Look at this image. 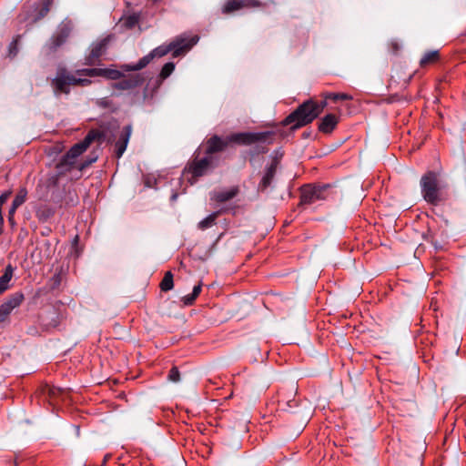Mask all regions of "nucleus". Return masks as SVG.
<instances>
[{"label": "nucleus", "instance_id": "nucleus-1", "mask_svg": "<svg viewBox=\"0 0 466 466\" xmlns=\"http://www.w3.org/2000/svg\"><path fill=\"white\" fill-rule=\"evenodd\" d=\"M273 133L264 132H240L234 133L226 137L214 135L206 141L205 155L211 159H216L214 155L224 151L230 143L238 145H251L258 142L272 143Z\"/></svg>", "mask_w": 466, "mask_h": 466}, {"label": "nucleus", "instance_id": "nucleus-2", "mask_svg": "<svg viewBox=\"0 0 466 466\" xmlns=\"http://www.w3.org/2000/svg\"><path fill=\"white\" fill-rule=\"evenodd\" d=\"M441 174L437 171H427L420 180V192L423 199L430 205L438 206L447 199L443 185L440 180Z\"/></svg>", "mask_w": 466, "mask_h": 466}, {"label": "nucleus", "instance_id": "nucleus-3", "mask_svg": "<svg viewBox=\"0 0 466 466\" xmlns=\"http://www.w3.org/2000/svg\"><path fill=\"white\" fill-rule=\"evenodd\" d=\"M318 117V111L314 109L313 100L309 99L299 105L284 120V126H291L292 129L299 128Z\"/></svg>", "mask_w": 466, "mask_h": 466}, {"label": "nucleus", "instance_id": "nucleus-4", "mask_svg": "<svg viewBox=\"0 0 466 466\" xmlns=\"http://www.w3.org/2000/svg\"><path fill=\"white\" fill-rule=\"evenodd\" d=\"M217 166V159H211L209 157L198 158L194 157L189 161L183 170V176L191 184H195L198 177L205 176L209 170Z\"/></svg>", "mask_w": 466, "mask_h": 466}, {"label": "nucleus", "instance_id": "nucleus-5", "mask_svg": "<svg viewBox=\"0 0 466 466\" xmlns=\"http://www.w3.org/2000/svg\"><path fill=\"white\" fill-rule=\"evenodd\" d=\"M198 41V36L194 35L190 38L179 36L177 37L174 41L169 43L168 45H162L151 51L153 57H162L172 52V56L174 57H177L183 53L191 49L193 46L197 44Z\"/></svg>", "mask_w": 466, "mask_h": 466}, {"label": "nucleus", "instance_id": "nucleus-6", "mask_svg": "<svg viewBox=\"0 0 466 466\" xmlns=\"http://www.w3.org/2000/svg\"><path fill=\"white\" fill-rule=\"evenodd\" d=\"M76 72L72 74L66 67L60 66L56 70V76L51 80V86L56 96L61 94L68 95L70 93V86H79L80 77Z\"/></svg>", "mask_w": 466, "mask_h": 466}, {"label": "nucleus", "instance_id": "nucleus-7", "mask_svg": "<svg viewBox=\"0 0 466 466\" xmlns=\"http://www.w3.org/2000/svg\"><path fill=\"white\" fill-rule=\"evenodd\" d=\"M73 30V24L70 20L62 21L56 31L50 37L46 43V47L48 53H55L59 47H61L67 41Z\"/></svg>", "mask_w": 466, "mask_h": 466}, {"label": "nucleus", "instance_id": "nucleus-8", "mask_svg": "<svg viewBox=\"0 0 466 466\" xmlns=\"http://www.w3.org/2000/svg\"><path fill=\"white\" fill-rule=\"evenodd\" d=\"M329 185L324 186H304L301 188L300 203L313 204L318 200H324L328 198Z\"/></svg>", "mask_w": 466, "mask_h": 466}, {"label": "nucleus", "instance_id": "nucleus-9", "mask_svg": "<svg viewBox=\"0 0 466 466\" xmlns=\"http://www.w3.org/2000/svg\"><path fill=\"white\" fill-rule=\"evenodd\" d=\"M102 133L96 129H91L85 138L75 144L66 153H67V158L71 157L73 159H77V157L82 155L87 147L90 146V144L95 141L96 139H99L102 137Z\"/></svg>", "mask_w": 466, "mask_h": 466}, {"label": "nucleus", "instance_id": "nucleus-10", "mask_svg": "<svg viewBox=\"0 0 466 466\" xmlns=\"http://www.w3.org/2000/svg\"><path fill=\"white\" fill-rule=\"evenodd\" d=\"M78 76H104L111 80H118L122 76V73L116 69L110 68H82L76 70Z\"/></svg>", "mask_w": 466, "mask_h": 466}, {"label": "nucleus", "instance_id": "nucleus-11", "mask_svg": "<svg viewBox=\"0 0 466 466\" xmlns=\"http://www.w3.org/2000/svg\"><path fill=\"white\" fill-rule=\"evenodd\" d=\"M96 161V158L90 159L89 161L81 163L79 165H76V160L73 158H67V153H66L60 159V161L56 165V169L58 172V175H64L67 172L72 171L73 169L76 168V170L81 173V171L86 168L89 164Z\"/></svg>", "mask_w": 466, "mask_h": 466}, {"label": "nucleus", "instance_id": "nucleus-12", "mask_svg": "<svg viewBox=\"0 0 466 466\" xmlns=\"http://www.w3.org/2000/svg\"><path fill=\"white\" fill-rule=\"evenodd\" d=\"M262 3L258 0H227L221 11L224 15H229L247 7H260Z\"/></svg>", "mask_w": 466, "mask_h": 466}, {"label": "nucleus", "instance_id": "nucleus-13", "mask_svg": "<svg viewBox=\"0 0 466 466\" xmlns=\"http://www.w3.org/2000/svg\"><path fill=\"white\" fill-rule=\"evenodd\" d=\"M109 42V37H105L91 46L90 53L85 57L84 64L86 66H94L105 53Z\"/></svg>", "mask_w": 466, "mask_h": 466}, {"label": "nucleus", "instance_id": "nucleus-14", "mask_svg": "<svg viewBox=\"0 0 466 466\" xmlns=\"http://www.w3.org/2000/svg\"><path fill=\"white\" fill-rule=\"evenodd\" d=\"M279 161L274 158L271 163L266 167L264 175L258 185V191L265 192L268 187L271 186L274 177L277 173Z\"/></svg>", "mask_w": 466, "mask_h": 466}, {"label": "nucleus", "instance_id": "nucleus-15", "mask_svg": "<svg viewBox=\"0 0 466 466\" xmlns=\"http://www.w3.org/2000/svg\"><path fill=\"white\" fill-rule=\"evenodd\" d=\"M144 78L140 75L128 76L120 79L119 81L112 84V88L122 91L133 90L134 88L141 86Z\"/></svg>", "mask_w": 466, "mask_h": 466}, {"label": "nucleus", "instance_id": "nucleus-16", "mask_svg": "<svg viewBox=\"0 0 466 466\" xmlns=\"http://www.w3.org/2000/svg\"><path fill=\"white\" fill-rule=\"evenodd\" d=\"M131 133H132L131 125H127L123 127L117 141L115 144V147H116L115 153H116V157L117 158H120L123 156L124 152L126 151L129 138L131 137Z\"/></svg>", "mask_w": 466, "mask_h": 466}, {"label": "nucleus", "instance_id": "nucleus-17", "mask_svg": "<svg viewBox=\"0 0 466 466\" xmlns=\"http://www.w3.org/2000/svg\"><path fill=\"white\" fill-rule=\"evenodd\" d=\"M339 117L334 114H328L323 116L319 125V130L322 133L329 134L334 130L338 125Z\"/></svg>", "mask_w": 466, "mask_h": 466}, {"label": "nucleus", "instance_id": "nucleus-18", "mask_svg": "<svg viewBox=\"0 0 466 466\" xmlns=\"http://www.w3.org/2000/svg\"><path fill=\"white\" fill-rule=\"evenodd\" d=\"M238 193V187H233L228 190L213 191L210 193V199L219 203H224L235 198Z\"/></svg>", "mask_w": 466, "mask_h": 466}, {"label": "nucleus", "instance_id": "nucleus-19", "mask_svg": "<svg viewBox=\"0 0 466 466\" xmlns=\"http://www.w3.org/2000/svg\"><path fill=\"white\" fill-rule=\"evenodd\" d=\"M14 274V268L11 264H8L5 268L3 275L0 277V295L3 294L9 288V282L11 281Z\"/></svg>", "mask_w": 466, "mask_h": 466}, {"label": "nucleus", "instance_id": "nucleus-20", "mask_svg": "<svg viewBox=\"0 0 466 466\" xmlns=\"http://www.w3.org/2000/svg\"><path fill=\"white\" fill-rule=\"evenodd\" d=\"M154 59L151 52L140 58L136 64L125 65L123 68L126 71H138L146 67Z\"/></svg>", "mask_w": 466, "mask_h": 466}, {"label": "nucleus", "instance_id": "nucleus-21", "mask_svg": "<svg viewBox=\"0 0 466 466\" xmlns=\"http://www.w3.org/2000/svg\"><path fill=\"white\" fill-rule=\"evenodd\" d=\"M440 59V53L438 50L427 51L420 60V66L425 67L429 65L435 64Z\"/></svg>", "mask_w": 466, "mask_h": 466}, {"label": "nucleus", "instance_id": "nucleus-22", "mask_svg": "<svg viewBox=\"0 0 466 466\" xmlns=\"http://www.w3.org/2000/svg\"><path fill=\"white\" fill-rule=\"evenodd\" d=\"M219 211L209 214L207 218L198 222V228L201 230L211 228L216 223V219L219 215Z\"/></svg>", "mask_w": 466, "mask_h": 466}, {"label": "nucleus", "instance_id": "nucleus-23", "mask_svg": "<svg viewBox=\"0 0 466 466\" xmlns=\"http://www.w3.org/2000/svg\"><path fill=\"white\" fill-rule=\"evenodd\" d=\"M159 287H160V289L165 292L169 291L173 289L174 280H173V274L171 273V271H167L165 273V276L162 279Z\"/></svg>", "mask_w": 466, "mask_h": 466}, {"label": "nucleus", "instance_id": "nucleus-24", "mask_svg": "<svg viewBox=\"0 0 466 466\" xmlns=\"http://www.w3.org/2000/svg\"><path fill=\"white\" fill-rule=\"evenodd\" d=\"M26 196H27V190L25 187L20 188L12 202V206L14 208H18L21 205H23L25 202Z\"/></svg>", "mask_w": 466, "mask_h": 466}, {"label": "nucleus", "instance_id": "nucleus-25", "mask_svg": "<svg viewBox=\"0 0 466 466\" xmlns=\"http://www.w3.org/2000/svg\"><path fill=\"white\" fill-rule=\"evenodd\" d=\"M324 97L326 99H329L334 102H337L339 100H351L352 99V96L346 93H326L324 95Z\"/></svg>", "mask_w": 466, "mask_h": 466}, {"label": "nucleus", "instance_id": "nucleus-26", "mask_svg": "<svg viewBox=\"0 0 466 466\" xmlns=\"http://www.w3.org/2000/svg\"><path fill=\"white\" fill-rule=\"evenodd\" d=\"M52 3H53V0H43L42 6L35 17V20L41 19L48 14L50 7L52 5Z\"/></svg>", "mask_w": 466, "mask_h": 466}, {"label": "nucleus", "instance_id": "nucleus-27", "mask_svg": "<svg viewBox=\"0 0 466 466\" xmlns=\"http://www.w3.org/2000/svg\"><path fill=\"white\" fill-rule=\"evenodd\" d=\"M174 69H175L174 63H172V62L166 63L160 71V74H159L160 78L166 79L173 73Z\"/></svg>", "mask_w": 466, "mask_h": 466}, {"label": "nucleus", "instance_id": "nucleus-28", "mask_svg": "<svg viewBox=\"0 0 466 466\" xmlns=\"http://www.w3.org/2000/svg\"><path fill=\"white\" fill-rule=\"evenodd\" d=\"M18 38L19 36H17V38L14 39L10 45H9V47H8V55L9 56L11 57H14L16 56V54L18 53Z\"/></svg>", "mask_w": 466, "mask_h": 466}, {"label": "nucleus", "instance_id": "nucleus-29", "mask_svg": "<svg viewBox=\"0 0 466 466\" xmlns=\"http://www.w3.org/2000/svg\"><path fill=\"white\" fill-rule=\"evenodd\" d=\"M168 380L172 382H177L180 380V373L178 369L174 366L171 368L168 373Z\"/></svg>", "mask_w": 466, "mask_h": 466}, {"label": "nucleus", "instance_id": "nucleus-30", "mask_svg": "<svg viewBox=\"0 0 466 466\" xmlns=\"http://www.w3.org/2000/svg\"><path fill=\"white\" fill-rule=\"evenodd\" d=\"M96 105L102 108H110L112 101L108 97H102L96 101Z\"/></svg>", "mask_w": 466, "mask_h": 466}, {"label": "nucleus", "instance_id": "nucleus-31", "mask_svg": "<svg viewBox=\"0 0 466 466\" xmlns=\"http://www.w3.org/2000/svg\"><path fill=\"white\" fill-rule=\"evenodd\" d=\"M327 100L324 97V100L320 101L319 103L313 101L314 109L318 111V116L323 111V109L327 106Z\"/></svg>", "mask_w": 466, "mask_h": 466}, {"label": "nucleus", "instance_id": "nucleus-32", "mask_svg": "<svg viewBox=\"0 0 466 466\" xmlns=\"http://www.w3.org/2000/svg\"><path fill=\"white\" fill-rule=\"evenodd\" d=\"M197 298H195L192 294L186 295L182 297L181 301L185 306H191Z\"/></svg>", "mask_w": 466, "mask_h": 466}, {"label": "nucleus", "instance_id": "nucleus-33", "mask_svg": "<svg viewBox=\"0 0 466 466\" xmlns=\"http://www.w3.org/2000/svg\"><path fill=\"white\" fill-rule=\"evenodd\" d=\"M11 196V191H5L0 196V209H2V206L7 201L9 197Z\"/></svg>", "mask_w": 466, "mask_h": 466}, {"label": "nucleus", "instance_id": "nucleus-34", "mask_svg": "<svg viewBox=\"0 0 466 466\" xmlns=\"http://www.w3.org/2000/svg\"><path fill=\"white\" fill-rule=\"evenodd\" d=\"M16 209H17V208H14L13 206H11L9 212H8V221L12 225L15 224L14 216H15Z\"/></svg>", "mask_w": 466, "mask_h": 466}, {"label": "nucleus", "instance_id": "nucleus-35", "mask_svg": "<svg viewBox=\"0 0 466 466\" xmlns=\"http://www.w3.org/2000/svg\"><path fill=\"white\" fill-rule=\"evenodd\" d=\"M137 23V18L135 16V15H131L129 16L127 21H126V24L128 27H132L134 26Z\"/></svg>", "mask_w": 466, "mask_h": 466}, {"label": "nucleus", "instance_id": "nucleus-36", "mask_svg": "<svg viewBox=\"0 0 466 466\" xmlns=\"http://www.w3.org/2000/svg\"><path fill=\"white\" fill-rule=\"evenodd\" d=\"M201 292V283H199L198 285H196L194 288H193V290H192V295L195 297V298H198Z\"/></svg>", "mask_w": 466, "mask_h": 466}, {"label": "nucleus", "instance_id": "nucleus-37", "mask_svg": "<svg viewBox=\"0 0 466 466\" xmlns=\"http://www.w3.org/2000/svg\"><path fill=\"white\" fill-rule=\"evenodd\" d=\"M267 152H268V147H265V146H258L255 148V153L256 154H264V153H267Z\"/></svg>", "mask_w": 466, "mask_h": 466}, {"label": "nucleus", "instance_id": "nucleus-38", "mask_svg": "<svg viewBox=\"0 0 466 466\" xmlns=\"http://www.w3.org/2000/svg\"><path fill=\"white\" fill-rule=\"evenodd\" d=\"M91 84V80L88 78H82L80 77V84L81 86H87Z\"/></svg>", "mask_w": 466, "mask_h": 466}, {"label": "nucleus", "instance_id": "nucleus-39", "mask_svg": "<svg viewBox=\"0 0 466 466\" xmlns=\"http://www.w3.org/2000/svg\"><path fill=\"white\" fill-rule=\"evenodd\" d=\"M4 225V218L2 215V209H0V229L3 228Z\"/></svg>", "mask_w": 466, "mask_h": 466}, {"label": "nucleus", "instance_id": "nucleus-40", "mask_svg": "<svg viewBox=\"0 0 466 466\" xmlns=\"http://www.w3.org/2000/svg\"><path fill=\"white\" fill-rule=\"evenodd\" d=\"M154 4L159 2L160 0H151Z\"/></svg>", "mask_w": 466, "mask_h": 466}]
</instances>
